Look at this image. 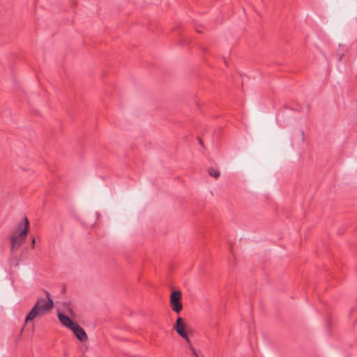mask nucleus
Segmentation results:
<instances>
[{
    "label": "nucleus",
    "instance_id": "39448f33",
    "mask_svg": "<svg viewBox=\"0 0 357 357\" xmlns=\"http://www.w3.org/2000/svg\"><path fill=\"white\" fill-rule=\"evenodd\" d=\"M70 330L73 331L74 335L79 341L84 342L87 340L88 336L86 332L77 323H75Z\"/></svg>",
    "mask_w": 357,
    "mask_h": 357
},
{
    "label": "nucleus",
    "instance_id": "7ed1b4c3",
    "mask_svg": "<svg viewBox=\"0 0 357 357\" xmlns=\"http://www.w3.org/2000/svg\"><path fill=\"white\" fill-rule=\"evenodd\" d=\"M185 325L183 323V319L181 317H178L176 321V324L174 325V329L177 332V333L183 339H185L187 342L189 344V348L190 349L193 356L195 357H199V355L195 350V349L190 344V340L188 338V334L185 331Z\"/></svg>",
    "mask_w": 357,
    "mask_h": 357
},
{
    "label": "nucleus",
    "instance_id": "f257e3e1",
    "mask_svg": "<svg viewBox=\"0 0 357 357\" xmlns=\"http://www.w3.org/2000/svg\"><path fill=\"white\" fill-rule=\"evenodd\" d=\"M47 299L41 298L38 300L36 305L31 310L29 313L26 315L25 319V323L32 321L37 317L43 316V314L48 312L53 307V301L50 298V294L45 291Z\"/></svg>",
    "mask_w": 357,
    "mask_h": 357
},
{
    "label": "nucleus",
    "instance_id": "20e7f679",
    "mask_svg": "<svg viewBox=\"0 0 357 357\" xmlns=\"http://www.w3.org/2000/svg\"><path fill=\"white\" fill-rule=\"evenodd\" d=\"M181 298L182 294L181 291H173L170 295V307L172 310L177 314L183 309Z\"/></svg>",
    "mask_w": 357,
    "mask_h": 357
},
{
    "label": "nucleus",
    "instance_id": "423d86ee",
    "mask_svg": "<svg viewBox=\"0 0 357 357\" xmlns=\"http://www.w3.org/2000/svg\"><path fill=\"white\" fill-rule=\"evenodd\" d=\"M58 319L64 326L69 329H71L75 323H76L75 321H73L68 316L61 312L58 313Z\"/></svg>",
    "mask_w": 357,
    "mask_h": 357
},
{
    "label": "nucleus",
    "instance_id": "9d476101",
    "mask_svg": "<svg viewBox=\"0 0 357 357\" xmlns=\"http://www.w3.org/2000/svg\"><path fill=\"white\" fill-rule=\"evenodd\" d=\"M302 135H303V139H304V132H303V131L302 132Z\"/></svg>",
    "mask_w": 357,
    "mask_h": 357
},
{
    "label": "nucleus",
    "instance_id": "f03ea898",
    "mask_svg": "<svg viewBox=\"0 0 357 357\" xmlns=\"http://www.w3.org/2000/svg\"><path fill=\"white\" fill-rule=\"evenodd\" d=\"M29 228V222L26 216H24L23 220L17 224V231L18 236L10 237L11 250L19 248L25 241Z\"/></svg>",
    "mask_w": 357,
    "mask_h": 357
},
{
    "label": "nucleus",
    "instance_id": "1a4fd4ad",
    "mask_svg": "<svg viewBox=\"0 0 357 357\" xmlns=\"http://www.w3.org/2000/svg\"><path fill=\"white\" fill-rule=\"evenodd\" d=\"M199 144L202 145L203 144L202 140L201 139H199Z\"/></svg>",
    "mask_w": 357,
    "mask_h": 357
},
{
    "label": "nucleus",
    "instance_id": "0eeeda50",
    "mask_svg": "<svg viewBox=\"0 0 357 357\" xmlns=\"http://www.w3.org/2000/svg\"><path fill=\"white\" fill-rule=\"evenodd\" d=\"M208 173L210 176L214 177L216 179L218 178L220 175L219 170L215 169L213 168H209L208 170Z\"/></svg>",
    "mask_w": 357,
    "mask_h": 357
},
{
    "label": "nucleus",
    "instance_id": "6e6552de",
    "mask_svg": "<svg viewBox=\"0 0 357 357\" xmlns=\"http://www.w3.org/2000/svg\"><path fill=\"white\" fill-rule=\"evenodd\" d=\"M34 244H35V238H33V240H32V245H33V247L34 246Z\"/></svg>",
    "mask_w": 357,
    "mask_h": 357
}]
</instances>
